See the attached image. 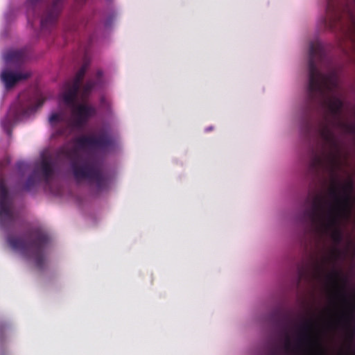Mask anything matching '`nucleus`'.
<instances>
[{
  "instance_id": "obj_7",
  "label": "nucleus",
  "mask_w": 355,
  "mask_h": 355,
  "mask_svg": "<svg viewBox=\"0 0 355 355\" xmlns=\"http://www.w3.org/2000/svg\"><path fill=\"white\" fill-rule=\"evenodd\" d=\"M314 330L313 321L306 320L299 327L294 343H292L289 336L286 335L284 345L286 353L291 355H299L315 349L317 355H328Z\"/></svg>"
},
{
  "instance_id": "obj_18",
  "label": "nucleus",
  "mask_w": 355,
  "mask_h": 355,
  "mask_svg": "<svg viewBox=\"0 0 355 355\" xmlns=\"http://www.w3.org/2000/svg\"><path fill=\"white\" fill-rule=\"evenodd\" d=\"M26 53L24 50H8L3 54L4 60L8 63L19 64L24 62Z\"/></svg>"
},
{
  "instance_id": "obj_16",
  "label": "nucleus",
  "mask_w": 355,
  "mask_h": 355,
  "mask_svg": "<svg viewBox=\"0 0 355 355\" xmlns=\"http://www.w3.org/2000/svg\"><path fill=\"white\" fill-rule=\"evenodd\" d=\"M31 76L30 72H12L8 70L3 71L1 74V81L6 88L10 89L21 80H26Z\"/></svg>"
},
{
  "instance_id": "obj_21",
  "label": "nucleus",
  "mask_w": 355,
  "mask_h": 355,
  "mask_svg": "<svg viewBox=\"0 0 355 355\" xmlns=\"http://www.w3.org/2000/svg\"><path fill=\"white\" fill-rule=\"evenodd\" d=\"M40 181V178L39 175H37V170H34L33 173L28 176L24 184V189L27 191L31 190Z\"/></svg>"
},
{
  "instance_id": "obj_23",
  "label": "nucleus",
  "mask_w": 355,
  "mask_h": 355,
  "mask_svg": "<svg viewBox=\"0 0 355 355\" xmlns=\"http://www.w3.org/2000/svg\"><path fill=\"white\" fill-rule=\"evenodd\" d=\"M277 352L276 349H272L270 353V355H277Z\"/></svg>"
},
{
  "instance_id": "obj_26",
  "label": "nucleus",
  "mask_w": 355,
  "mask_h": 355,
  "mask_svg": "<svg viewBox=\"0 0 355 355\" xmlns=\"http://www.w3.org/2000/svg\"><path fill=\"white\" fill-rule=\"evenodd\" d=\"M22 164H23V163H21V162L17 164V167L19 168V170L21 169L20 168H21V165H22Z\"/></svg>"
},
{
  "instance_id": "obj_19",
  "label": "nucleus",
  "mask_w": 355,
  "mask_h": 355,
  "mask_svg": "<svg viewBox=\"0 0 355 355\" xmlns=\"http://www.w3.org/2000/svg\"><path fill=\"white\" fill-rule=\"evenodd\" d=\"M103 75V71L98 70L96 73L95 78L88 80L83 86L82 95L84 98L87 97L95 87L101 84Z\"/></svg>"
},
{
  "instance_id": "obj_8",
  "label": "nucleus",
  "mask_w": 355,
  "mask_h": 355,
  "mask_svg": "<svg viewBox=\"0 0 355 355\" xmlns=\"http://www.w3.org/2000/svg\"><path fill=\"white\" fill-rule=\"evenodd\" d=\"M328 282L335 288L336 295L338 296L345 305L339 322L343 323L347 329V337L352 342L355 336V304L351 303L346 293V286L348 277L341 270L334 267L326 275Z\"/></svg>"
},
{
  "instance_id": "obj_2",
  "label": "nucleus",
  "mask_w": 355,
  "mask_h": 355,
  "mask_svg": "<svg viewBox=\"0 0 355 355\" xmlns=\"http://www.w3.org/2000/svg\"><path fill=\"white\" fill-rule=\"evenodd\" d=\"M75 146L67 148H60L58 156L70 161L71 168L76 181L87 180L89 184H94L98 190L103 189L107 185V178L101 167L93 163L83 162L80 159V150H94L107 151L114 148L115 141L110 132L100 130L96 134L82 135L73 139Z\"/></svg>"
},
{
  "instance_id": "obj_3",
  "label": "nucleus",
  "mask_w": 355,
  "mask_h": 355,
  "mask_svg": "<svg viewBox=\"0 0 355 355\" xmlns=\"http://www.w3.org/2000/svg\"><path fill=\"white\" fill-rule=\"evenodd\" d=\"M326 59L323 44L319 41L311 42L309 51L308 101L311 106L322 105L329 114L338 115L343 108L342 101L335 96L338 87V78L334 71L328 73L320 72L318 64Z\"/></svg>"
},
{
  "instance_id": "obj_1",
  "label": "nucleus",
  "mask_w": 355,
  "mask_h": 355,
  "mask_svg": "<svg viewBox=\"0 0 355 355\" xmlns=\"http://www.w3.org/2000/svg\"><path fill=\"white\" fill-rule=\"evenodd\" d=\"M320 135L329 151L324 157L313 153L310 161V170L314 173H319L322 170L327 171L332 178V187L329 189V194L334 199V203L329 209L343 211L345 215L353 214L354 200L352 193L354 190V182L351 177L347 178L343 184L337 187L336 172L340 167V153L338 144L333 130L327 123H322L320 128Z\"/></svg>"
},
{
  "instance_id": "obj_10",
  "label": "nucleus",
  "mask_w": 355,
  "mask_h": 355,
  "mask_svg": "<svg viewBox=\"0 0 355 355\" xmlns=\"http://www.w3.org/2000/svg\"><path fill=\"white\" fill-rule=\"evenodd\" d=\"M44 101L45 98L40 97L35 105L27 106L19 101L12 103L10 107L7 116L1 121V125L7 134H11L10 126L12 123L35 112L43 105Z\"/></svg>"
},
{
  "instance_id": "obj_13",
  "label": "nucleus",
  "mask_w": 355,
  "mask_h": 355,
  "mask_svg": "<svg viewBox=\"0 0 355 355\" xmlns=\"http://www.w3.org/2000/svg\"><path fill=\"white\" fill-rule=\"evenodd\" d=\"M72 114L73 121L72 126L76 128H81L87 121L96 113V110L94 106L86 103H77L72 107Z\"/></svg>"
},
{
  "instance_id": "obj_14",
  "label": "nucleus",
  "mask_w": 355,
  "mask_h": 355,
  "mask_svg": "<svg viewBox=\"0 0 355 355\" xmlns=\"http://www.w3.org/2000/svg\"><path fill=\"white\" fill-rule=\"evenodd\" d=\"M64 121V114L62 113L54 112L49 118V123L54 129L52 133V137H64L67 138L71 133V125L67 124L58 127L59 123Z\"/></svg>"
},
{
  "instance_id": "obj_20",
  "label": "nucleus",
  "mask_w": 355,
  "mask_h": 355,
  "mask_svg": "<svg viewBox=\"0 0 355 355\" xmlns=\"http://www.w3.org/2000/svg\"><path fill=\"white\" fill-rule=\"evenodd\" d=\"M271 319L277 326H282L288 320V316L281 309H278L272 312Z\"/></svg>"
},
{
  "instance_id": "obj_4",
  "label": "nucleus",
  "mask_w": 355,
  "mask_h": 355,
  "mask_svg": "<svg viewBox=\"0 0 355 355\" xmlns=\"http://www.w3.org/2000/svg\"><path fill=\"white\" fill-rule=\"evenodd\" d=\"M322 198L316 196L311 209L304 211V216L308 218L315 225L318 231L328 236L333 245L339 246L343 241L342 225L348 222L352 217V214L345 215L343 211L335 209H328L323 211Z\"/></svg>"
},
{
  "instance_id": "obj_24",
  "label": "nucleus",
  "mask_w": 355,
  "mask_h": 355,
  "mask_svg": "<svg viewBox=\"0 0 355 355\" xmlns=\"http://www.w3.org/2000/svg\"><path fill=\"white\" fill-rule=\"evenodd\" d=\"M101 104H102V105H105V104L106 101H105V98H104V97H102V98H101Z\"/></svg>"
},
{
  "instance_id": "obj_12",
  "label": "nucleus",
  "mask_w": 355,
  "mask_h": 355,
  "mask_svg": "<svg viewBox=\"0 0 355 355\" xmlns=\"http://www.w3.org/2000/svg\"><path fill=\"white\" fill-rule=\"evenodd\" d=\"M87 70V64H84L78 71L73 80L65 83L64 91L62 93L61 98L66 105L72 107L77 104L78 94Z\"/></svg>"
},
{
  "instance_id": "obj_5",
  "label": "nucleus",
  "mask_w": 355,
  "mask_h": 355,
  "mask_svg": "<svg viewBox=\"0 0 355 355\" xmlns=\"http://www.w3.org/2000/svg\"><path fill=\"white\" fill-rule=\"evenodd\" d=\"M322 198L316 196L311 209L304 211V216L308 218L315 225L318 231L328 236L333 245L339 246L343 241L342 225L348 222L352 217V214L345 215L343 211L335 209H328L323 211Z\"/></svg>"
},
{
  "instance_id": "obj_6",
  "label": "nucleus",
  "mask_w": 355,
  "mask_h": 355,
  "mask_svg": "<svg viewBox=\"0 0 355 355\" xmlns=\"http://www.w3.org/2000/svg\"><path fill=\"white\" fill-rule=\"evenodd\" d=\"M28 236L33 239L25 241L19 236L8 235L6 239L7 243L13 250L19 252L24 257L32 259L36 267L42 269L45 265L44 250L49 242V238L47 235L37 230L28 232Z\"/></svg>"
},
{
  "instance_id": "obj_15",
  "label": "nucleus",
  "mask_w": 355,
  "mask_h": 355,
  "mask_svg": "<svg viewBox=\"0 0 355 355\" xmlns=\"http://www.w3.org/2000/svg\"><path fill=\"white\" fill-rule=\"evenodd\" d=\"M343 250L338 245H333L327 255L324 256L320 263L316 264L317 272L320 275L326 270L327 265L334 266L336 262L344 256Z\"/></svg>"
},
{
  "instance_id": "obj_25",
  "label": "nucleus",
  "mask_w": 355,
  "mask_h": 355,
  "mask_svg": "<svg viewBox=\"0 0 355 355\" xmlns=\"http://www.w3.org/2000/svg\"><path fill=\"white\" fill-rule=\"evenodd\" d=\"M78 3H83L86 0H75Z\"/></svg>"
},
{
  "instance_id": "obj_17",
  "label": "nucleus",
  "mask_w": 355,
  "mask_h": 355,
  "mask_svg": "<svg viewBox=\"0 0 355 355\" xmlns=\"http://www.w3.org/2000/svg\"><path fill=\"white\" fill-rule=\"evenodd\" d=\"M35 170H37V175H39V173H40L42 180L46 184L49 183L51 178L54 174V168L53 164L46 159H44L42 161L40 168H35Z\"/></svg>"
},
{
  "instance_id": "obj_11",
  "label": "nucleus",
  "mask_w": 355,
  "mask_h": 355,
  "mask_svg": "<svg viewBox=\"0 0 355 355\" xmlns=\"http://www.w3.org/2000/svg\"><path fill=\"white\" fill-rule=\"evenodd\" d=\"M16 216L5 180L0 179V225L3 228L12 226Z\"/></svg>"
},
{
  "instance_id": "obj_22",
  "label": "nucleus",
  "mask_w": 355,
  "mask_h": 355,
  "mask_svg": "<svg viewBox=\"0 0 355 355\" xmlns=\"http://www.w3.org/2000/svg\"><path fill=\"white\" fill-rule=\"evenodd\" d=\"M306 129L307 133H309L311 131V130H312V123H311V122L310 121L306 122Z\"/></svg>"
},
{
  "instance_id": "obj_9",
  "label": "nucleus",
  "mask_w": 355,
  "mask_h": 355,
  "mask_svg": "<svg viewBox=\"0 0 355 355\" xmlns=\"http://www.w3.org/2000/svg\"><path fill=\"white\" fill-rule=\"evenodd\" d=\"M65 0H27V17L28 22L31 17H39L40 9L45 7V11L41 16V28L49 30L54 27L63 8Z\"/></svg>"
}]
</instances>
